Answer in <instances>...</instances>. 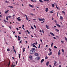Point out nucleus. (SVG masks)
Wrapping results in <instances>:
<instances>
[{
	"mask_svg": "<svg viewBox=\"0 0 67 67\" xmlns=\"http://www.w3.org/2000/svg\"><path fill=\"white\" fill-rule=\"evenodd\" d=\"M40 32H42V30H40Z\"/></svg>",
	"mask_w": 67,
	"mask_h": 67,
	"instance_id": "obj_53",
	"label": "nucleus"
},
{
	"mask_svg": "<svg viewBox=\"0 0 67 67\" xmlns=\"http://www.w3.org/2000/svg\"><path fill=\"white\" fill-rule=\"evenodd\" d=\"M57 26H58V27H60V25H59L57 23L56 24Z\"/></svg>",
	"mask_w": 67,
	"mask_h": 67,
	"instance_id": "obj_6",
	"label": "nucleus"
},
{
	"mask_svg": "<svg viewBox=\"0 0 67 67\" xmlns=\"http://www.w3.org/2000/svg\"><path fill=\"white\" fill-rule=\"evenodd\" d=\"M48 64H49V62H47L46 63V65L47 66H48Z\"/></svg>",
	"mask_w": 67,
	"mask_h": 67,
	"instance_id": "obj_11",
	"label": "nucleus"
},
{
	"mask_svg": "<svg viewBox=\"0 0 67 67\" xmlns=\"http://www.w3.org/2000/svg\"><path fill=\"white\" fill-rule=\"evenodd\" d=\"M33 47H35L36 48H37V47H36V46H35V45H34L33 46Z\"/></svg>",
	"mask_w": 67,
	"mask_h": 67,
	"instance_id": "obj_26",
	"label": "nucleus"
},
{
	"mask_svg": "<svg viewBox=\"0 0 67 67\" xmlns=\"http://www.w3.org/2000/svg\"><path fill=\"white\" fill-rule=\"evenodd\" d=\"M8 7H10V8H13V6H10Z\"/></svg>",
	"mask_w": 67,
	"mask_h": 67,
	"instance_id": "obj_23",
	"label": "nucleus"
},
{
	"mask_svg": "<svg viewBox=\"0 0 67 67\" xmlns=\"http://www.w3.org/2000/svg\"><path fill=\"white\" fill-rule=\"evenodd\" d=\"M22 26L23 27H24V25H23Z\"/></svg>",
	"mask_w": 67,
	"mask_h": 67,
	"instance_id": "obj_63",
	"label": "nucleus"
},
{
	"mask_svg": "<svg viewBox=\"0 0 67 67\" xmlns=\"http://www.w3.org/2000/svg\"><path fill=\"white\" fill-rule=\"evenodd\" d=\"M39 21H44L45 20V19L44 18L43 19H40L39 20Z\"/></svg>",
	"mask_w": 67,
	"mask_h": 67,
	"instance_id": "obj_2",
	"label": "nucleus"
},
{
	"mask_svg": "<svg viewBox=\"0 0 67 67\" xmlns=\"http://www.w3.org/2000/svg\"><path fill=\"white\" fill-rule=\"evenodd\" d=\"M61 42H62V43H64V42L63 41H61Z\"/></svg>",
	"mask_w": 67,
	"mask_h": 67,
	"instance_id": "obj_57",
	"label": "nucleus"
},
{
	"mask_svg": "<svg viewBox=\"0 0 67 67\" xmlns=\"http://www.w3.org/2000/svg\"><path fill=\"white\" fill-rule=\"evenodd\" d=\"M62 52L63 53H64V49H62Z\"/></svg>",
	"mask_w": 67,
	"mask_h": 67,
	"instance_id": "obj_30",
	"label": "nucleus"
},
{
	"mask_svg": "<svg viewBox=\"0 0 67 67\" xmlns=\"http://www.w3.org/2000/svg\"><path fill=\"white\" fill-rule=\"evenodd\" d=\"M43 1H48V0H43Z\"/></svg>",
	"mask_w": 67,
	"mask_h": 67,
	"instance_id": "obj_56",
	"label": "nucleus"
},
{
	"mask_svg": "<svg viewBox=\"0 0 67 67\" xmlns=\"http://www.w3.org/2000/svg\"><path fill=\"white\" fill-rule=\"evenodd\" d=\"M5 2H6V3H8L9 2V1H6Z\"/></svg>",
	"mask_w": 67,
	"mask_h": 67,
	"instance_id": "obj_34",
	"label": "nucleus"
},
{
	"mask_svg": "<svg viewBox=\"0 0 67 67\" xmlns=\"http://www.w3.org/2000/svg\"><path fill=\"white\" fill-rule=\"evenodd\" d=\"M40 2H43V1L42 0H39Z\"/></svg>",
	"mask_w": 67,
	"mask_h": 67,
	"instance_id": "obj_28",
	"label": "nucleus"
},
{
	"mask_svg": "<svg viewBox=\"0 0 67 67\" xmlns=\"http://www.w3.org/2000/svg\"><path fill=\"white\" fill-rule=\"evenodd\" d=\"M37 42H36L35 43V45H37Z\"/></svg>",
	"mask_w": 67,
	"mask_h": 67,
	"instance_id": "obj_52",
	"label": "nucleus"
},
{
	"mask_svg": "<svg viewBox=\"0 0 67 67\" xmlns=\"http://www.w3.org/2000/svg\"><path fill=\"white\" fill-rule=\"evenodd\" d=\"M35 56H37L38 55V54L37 53H36L35 54Z\"/></svg>",
	"mask_w": 67,
	"mask_h": 67,
	"instance_id": "obj_13",
	"label": "nucleus"
},
{
	"mask_svg": "<svg viewBox=\"0 0 67 67\" xmlns=\"http://www.w3.org/2000/svg\"><path fill=\"white\" fill-rule=\"evenodd\" d=\"M30 59L31 60H32V57L31 55H30L29 57Z\"/></svg>",
	"mask_w": 67,
	"mask_h": 67,
	"instance_id": "obj_8",
	"label": "nucleus"
},
{
	"mask_svg": "<svg viewBox=\"0 0 67 67\" xmlns=\"http://www.w3.org/2000/svg\"><path fill=\"white\" fill-rule=\"evenodd\" d=\"M29 6H30L31 7H33V5H30V4H29Z\"/></svg>",
	"mask_w": 67,
	"mask_h": 67,
	"instance_id": "obj_22",
	"label": "nucleus"
},
{
	"mask_svg": "<svg viewBox=\"0 0 67 67\" xmlns=\"http://www.w3.org/2000/svg\"><path fill=\"white\" fill-rule=\"evenodd\" d=\"M49 13H53V12H49Z\"/></svg>",
	"mask_w": 67,
	"mask_h": 67,
	"instance_id": "obj_51",
	"label": "nucleus"
},
{
	"mask_svg": "<svg viewBox=\"0 0 67 67\" xmlns=\"http://www.w3.org/2000/svg\"><path fill=\"white\" fill-rule=\"evenodd\" d=\"M9 11V10H7L5 12V13H6V14H7V13H8V12Z\"/></svg>",
	"mask_w": 67,
	"mask_h": 67,
	"instance_id": "obj_21",
	"label": "nucleus"
},
{
	"mask_svg": "<svg viewBox=\"0 0 67 67\" xmlns=\"http://www.w3.org/2000/svg\"><path fill=\"white\" fill-rule=\"evenodd\" d=\"M54 48H57V47H56V46H54Z\"/></svg>",
	"mask_w": 67,
	"mask_h": 67,
	"instance_id": "obj_48",
	"label": "nucleus"
},
{
	"mask_svg": "<svg viewBox=\"0 0 67 67\" xmlns=\"http://www.w3.org/2000/svg\"><path fill=\"white\" fill-rule=\"evenodd\" d=\"M20 43H22V41H20L19 42Z\"/></svg>",
	"mask_w": 67,
	"mask_h": 67,
	"instance_id": "obj_54",
	"label": "nucleus"
},
{
	"mask_svg": "<svg viewBox=\"0 0 67 67\" xmlns=\"http://www.w3.org/2000/svg\"><path fill=\"white\" fill-rule=\"evenodd\" d=\"M25 48H24L23 50V52H24L25 51Z\"/></svg>",
	"mask_w": 67,
	"mask_h": 67,
	"instance_id": "obj_24",
	"label": "nucleus"
},
{
	"mask_svg": "<svg viewBox=\"0 0 67 67\" xmlns=\"http://www.w3.org/2000/svg\"><path fill=\"white\" fill-rule=\"evenodd\" d=\"M11 67H14V65H12Z\"/></svg>",
	"mask_w": 67,
	"mask_h": 67,
	"instance_id": "obj_44",
	"label": "nucleus"
},
{
	"mask_svg": "<svg viewBox=\"0 0 67 67\" xmlns=\"http://www.w3.org/2000/svg\"><path fill=\"white\" fill-rule=\"evenodd\" d=\"M31 28L32 29H34V28H33V27L32 26H31Z\"/></svg>",
	"mask_w": 67,
	"mask_h": 67,
	"instance_id": "obj_37",
	"label": "nucleus"
},
{
	"mask_svg": "<svg viewBox=\"0 0 67 67\" xmlns=\"http://www.w3.org/2000/svg\"><path fill=\"white\" fill-rule=\"evenodd\" d=\"M54 22H55V23H57V21H56V20H54Z\"/></svg>",
	"mask_w": 67,
	"mask_h": 67,
	"instance_id": "obj_61",
	"label": "nucleus"
},
{
	"mask_svg": "<svg viewBox=\"0 0 67 67\" xmlns=\"http://www.w3.org/2000/svg\"><path fill=\"white\" fill-rule=\"evenodd\" d=\"M26 18V19L27 20H28V18H27V16L26 14H25Z\"/></svg>",
	"mask_w": 67,
	"mask_h": 67,
	"instance_id": "obj_16",
	"label": "nucleus"
},
{
	"mask_svg": "<svg viewBox=\"0 0 67 67\" xmlns=\"http://www.w3.org/2000/svg\"><path fill=\"white\" fill-rule=\"evenodd\" d=\"M32 50H34V51H35V48H32Z\"/></svg>",
	"mask_w": 67,
	"mask_h": 67,
	"instance_id": "obj_42",
	"label": "nucleus"
},
{
	"mask_svg": "<svg viewBox=\"0 0 67 67\" xmlns=\"http://www.w3.org/2000/svg\"><path fill=\"white\" fill-rule=\"evenodd\" d=\"M8 18H11V16H8Z\"/></svg>",
	"mask_w": 67,
	"mask_h": 67,
	"instance_id": "obj_62",
	"label": "nucleus"
},
{
	"mask_svg": "<svg viewBox=\"0 0 67 67\" xmlns=\"http://www.w3.org/2000/svg\"><path fill=\"white\" fill-rule=\"evenodd\" d=\"M52 54H53V53L52 52H51L48 53V55H49V56H51Z\"/></svg>",
	"mask_w": 67,
	"mask_h": 67,
	"instance_id": "obj_3",
	"label": "nucleus"
},
{
	"mask_svg": "<svg viewBox=\"0 0 67 67\" xmlns=\"http://www.w3.org/2000/svg\"><path fill=\"white\" fill-rule=\"evenodd\" d=\"M31 1H32V2H36V1H34L32 0H31Z\"/></svg>",
	"mask_w": 67,
	"mask_h": 67,
	"instance_id": "obj_25",
	"label": "nucleus"
},
{
	"mask_svg": "<svg viewBox=\"0 0 67 67\" xmlns=\"http://www.w3.org/2000/svg\"><path fill=\"white\" fill-rule=\"evenodd\" d=\"M62 12L63 13V14H64V15H65V12L63 11Z\"/></svg>",
	"mask_w": 67,
	"mask_h": 67,
	"instance_id": "obj_17",
	"label": "nucleus"
},
{
	"mask_svg": "<svg viewBox=\"0 0 67 67\" xmlns=\"http://www.w3.org/2000/svg\"><path fill=\"white\" fill-rule=\"evenodd\" d=\"M38 48H40V44L39 45V46H38Z\"/></svg>",
	"mask_w": 67,
	"mask_h": 67,
	"instance_id": "obj_47",
	"label": "nucleus"
},
{
	"mask_svg": "<svg viewBox=\"0 0 67 67\" xmlns=\"http://www.w3.org/2000/svg\"><path fill=\"white\" fill-rule=\"evenodd\" d=\"M35 43H34L33 44H31V46H33V45H35Z\"/></svg>",
	"mask_w": 67,
	"mask_h": 67,
	"instance_id": "obj_31",
	"label": "nucleus"
},
{
	"mask_svg": "<svg viewBox=\"0 0 67 67\" xmlns=\"http://www.w3.org/2000/svg\"><path fill=\"white\" fill-rule=\"evenodd\" d=\"M9 28H10V29H11V28H12V27H11V26H9Z\"/></svg>",
	"mask_w": 67,
	"mask_h": 67,
	"instance_id": "obj_58",
	"label": "nucleus"
},
{
	"mask_svg": "<svg viewBox=\"0 0 67 67\" xmlns=\"http://www.w3.org/2000/svg\"><path fill=\"white\" fill-rule=\"evenodd\" d=\"M7 51H8V52H9V51H10V49H7Z\"/></svg>",
	"mask_w": 67,
	"mask_h": 67,
	"instance_id": "obj_41",
	"label": "nucleus"
},
{
	"mask_svg": "<svg viewBox=\"0 0 67 67\" xmlns=\"http://www.w3.org/2000/svg\"><path fill=\"white\" fill-rule=\"evenodd\" d=\"M52 6L53 7H55V5L54 4H52Z\"/></svg>",
	"mask_w": 67,
	"mask_h": 67,
	"instance_id": "obj_27",
	"label": "nucleus"
},
{
	"mask_svg": "<svg viewBox=\"0 0 67 67\" xmlns=\"http://www.w3.org/2000/svg\"><path fill=\"white\" fill-rule=\"evenodd\" d=\"M34 53H35V51L34 50H30V54H34Z\"/></svg>",
	"mask_w": 67,
	"mask_h": 67,
	"instance_id": "obj_1",
	"label": "nucleus"
},
{
	"mask_svg": "<svg viewBox=\"0 0 67 67\" xmlns=\"http://www.w3.org/2000/svg\"><path fill=\"white\" fill-rule=\"evenodd\" d=\"M12 32H13V34H15V31H12Z\"/></svg>",
	"mask_w": 67,
	"mask_h": 67,
	"instance_id": "obj_45",
	"label": "nucleus"
},
{
	"mask_svg": "<svg viewBox=\"0 0 67 67\" xmlns=\"http://www.w3.org/2000/svg\"><path fill=\"white\" fill-rule=\"evenodd\" d=\"M33 20L34 21H35V20H36V19H33Z\"/></svg>",
	"mask_w": 67,
	"mask_h": 67,
	"instance_id": "obj_55",
	"label": "nucleus"
},
{
	"mask_svg": "<svg viewBox=\"0 0 67 67\" xmlns=\"http://www.w3.org/2000/svg\"><path fill=\"white\" fill-rule=\"evenodd\" d=\"M26 31L27 32H28V33L29 34H30V32L29 31H28V30H27Z\"/></svg>",
	"mask_w": 67,
	"mask_h": 67,
	"instance_id": "obj_36",
	"label": "nucleus"
},
{
	"mask_svg": "<svg viewBox=\"0 0 67 67\" xmlns=\"http://www.w3.org/2000/svg\"><path fill=\"white\" fill-rule=\"evenodd\" d=\"M53 38H54V40H55L56 39V38H55V37H53Z\"/></svg>",
	"mask_w": 67,
	"mask_h": 67,
	"instance_id": "obj_46",
	"label": "nucleus"
},
{
	"mask_svg": "<svg viewBox=\"0 0 67 67\" xmlns=\"http://www.w3.org/2000/svg\"><path fill=\"white\" fill-rule=\"evenodd\" d=\"M14 52H15V54H16V51L15 50V49H14Z\"/></svg>",
	"mask_w": 67,
	"mask_h": 67,
	"instance_id": "obj_59",
	"label": "nucleus"
},
{
	"mask_svg": "<svg viewBox=\"0 0 67 67\" xmlns=\"http://www.w3.org/2000/svg\"><path fill=\"white\" fill-rule=\"evenodd\" d=\"M49 50L50 52H52V50H51V49L50 48H49Z\"/></svg>",
	"mask_w": 67,
	"mask_h": 67,
	"instance_id": "obj_50",
	"label": "nucleus"
},
{
	"mask_svg": "<svg viewBox=\"0 0 67 67\" xmlns=\"http://www.w3.org/2000/svg\"><path fill=\"white\" fill-rule=\"evenodd\" d=\"M18 40H19V41H20V40H21L20 39V38H21V37H20L19 36H18Z\"/></svg>",
	"mask_w": 67,
	"mask_h": 67,
	"instance_id": "obj_9",
	"label": "nucleus"
},
{
	"mask_svg": "<svg viewBox=\"0 0 67 67\" xmlns=\"http://www.w3.org/2000/svg\"><path fill=\"white\" fill-rule=\"evenodd\" d=\"M45 59H48V57L47 56H46L45 57Z\"/></svg>",
	"mask_w": 67,
	"mask_h": 67,
	"instance_id": "obj_20",
	"label": "nucleus"
},
{
	"mask_svg": "<svg viewBox=\"0 0 67 67\" xmlns=\"http://www.w3.org/2000/svg\"><path fill=\"white\" fill-rule=\"evenodd\" d=\"M44 59H42V60H41V63H43V61H44Z\"/></svg>",
	"mask_w": 67,
	"mask_h": 67,
	"instance_id": "obj_19",
	"label": "nucleus"
},
{
	"mask_svg": "<svg viewBox=\"0 0 67 67\" xmlns=\"http://www.w3.org/2000/svg\"><path fill=\"white\" fill-rule=\"evenodd\" d=\"M60 20H63V16H60Z\"/></svg>",
	"mask_w": 67,
	"mask_h": 67,
	"instance_id": "obj_10",
	"label": "nucleus"
},
{
	"mask_svg": "<svg viewBox=\"0 0 67 67\" xmlns=\"http://www.w3.org/2000/svg\"><path fill=\"white\" fill-rule=\"evenodd\" d=\"M55 30L57 31V32H59V30L57 29H55Z\"/></svg>",
	"mask_w": 67,
	"mask_h": 67,
	"instance_id": "obj_35",
	"label": "nucleus"
},
{
	"mask_svg": "<svg viewBox=\"0 0 67 67\" xmlns=\"http://www.w3.org/2000/svg\"><path fill=\"white\" fill-rule=\"evenodd\" d=\"M61 53H60V51L59 50L58 53V55H60Z\"/></svg>",
	"mask_w": 67,
	"mask_h": 67,
	"instance_id": "obj_4",
	"label": "nucleus"
},
{
	"mask_svg": "<svg viewBox=\"0 0 67 67\" xmlns=\"http://www.w3.org/2000/svg\"><path fill=\"white\" fill-rule=\"evenodd\" d=\"M54 66H56V63H57V62H56V61H54Z\"/></svg>",
	"mask_w": 67,
	"mask_h": 67,
	"instance_id": "obj_18",
	"label": "nucleus"
},
{
	"mask_svg": "<svg viewBox=\"0 0 67 67\" xmlns=\"http://www.w3.org/2000/svg\"><path fill=\"white\" fill-rule=\"evenodd\" d=\"M65 40L66 41V42H67V38H66V37H65Z\"/></svg>",
	"mask_w": 67,
	"mask_h": 67,
	"instance_id": "obj_29",
	"label": "nucleus"
},
{
	"mask_svg": "<svg viewBox=\"0 0 67 67\" xmlns=\"http://www.w3.org/2000/svg\"><path fill=\"white\" fill-rule=\"evenodd\" d=\"M6 19V20H7V21H8V16H7Z\"/></svg>",
	"mask_w": 67,
	"mask_h": 67,
	"instance_id": "obj_38",
	"label": "nucleus"
},
{
	"mask_svg": "<svg viewBox=\"0 0 67 67\" xmlns=\"http://www.w3.org/2000/svg\"><path fill=\"white\" fill-rule=\"evenodd\" d=\"M34 26L35 29H36V26L35 25H34Z\"/></svg>",
	"mask_w": 67,
	"mask_h": 67,
	"instance_id": "obj_39",
	"label": "nucleus"
},
{
	"mask_svg": "<svg viewBox=\"0 0 67 67\" xmlns=\"http://www.w3.org/2000/svg\"><path fill=\"white\" fill-rule=\"evenodd\" d=\"M46 27L47 29H49V26H47V25H46Z\"/></svg>",
	"mask_w": 67,
	"mask_h": 67,
	"instance_id": "obj_5",
	"label": "nucleus"
},
{
	"mask_svg": "<svg viewBox=\"0 0 67 67\" xmlns=\"http://www.w3.org/2000/svg\"><path fill=\"white\" fill-rule=\"evenodd\" d=\"M17 19L18 20V21H21V19L19 18H17Z\"/></svg>",
	"mask_w": 67,
	"mask_h": 67,
	"instance_id": "obj_12",
	"label": "nucleus"
},
{
	"mask_svg": "<svg viewBox=\"0 0 67 67\" xmlns=\"http://www.w3.org/2000/svg\"><path fill=\"white\" fill-rule=\"evenodd\" d=\"M48 10V8H46V10L45 11L46 12H47Z\"/></svg>",
	"mask_w": 67,
	"mask_h": 67,
	"instance_id": "obj_14",
	"label": "nucleus"
},
{
	"mask_svg": "<svg viewBox=\"0 0 67 67\" xmlns=\"http://www.w3.org/2000/svg\"><path fill=\"white\" fill-rule=\"evenodd\" d=\"M53 45V43H52L51 45V47H52Z\"/></svg>",
	"mask_w": 67,
	"mask_h": 67,
	"instance_id": "obj_43",
	"label": "nucleus"
},
{
	"mask_svg": "<svg viewBox=\"0 0 67 67\" xmlns=\"http://www.w3.org/2000/svg\"><path fill=\"white\" fill-rule=\"evenodd\" d=\"M50 34L52 35H53V36H54V34L52 32H50Z\"/></svg>",
	"mask_w": 67,
	"mask_h": 67,
	"instance_id": "obj_15",
	"label": "nucleus"
},
{
	"mask_svg": "<svg viewBox=\"0 0 67 67\" xmlns=\"http://www.w3.org/2000/svg\"><path fill=\"white\" fill-rule=\"evenodd\" d=\"M62 66H61V65H60L59 66V67H61Z\"/></svg>",
	"mask_w": 67,
	"mask_h": 67,
	"instance_id": "obj_64",
	"label": "nucleus"
},
{
	"mask_svg": "<svg viewBox=\"0 0 67 67\" xmlns=\"http://www.w3.org/2000/svg\"><path fill=\"white\" fill-rule=\"evenodd\" d=\"M30 14V15H34V14H33L32 13H31Z\"/></svg>",
	"mask_w": 67,
	"mask_h": 67,
	"instance_id": "obj_32",
	"label": "nucleus"
},
{
	"mask_svg": "<svg viewBox=\"0 0 67 67\" xmlns=\"http://www.w3.org/2000/svg\"><path fill=\"white\" fill-rule=\"evenodd\" d=\"M56 8H57V9L58 10L59 9V8H58V7H57V6H56Z\"/></svg>",
	"mask_w": 67,
	"mask_h": 67,
	"instance_id": "obj_40",
	"label": "nucleus"
},
{
	"mask_svg": "<svg viewBox=\"0 0 67 67\" xmlns=\"http://www.w3.org/2000/svg\"><path fill=\"white\" fill-rule=\"evenodd\" d=\"M20 56H21V54H19V58H20Z\"/></svg>",
	"mask_w": 67,
	"mask_h": 67,
	"instance_id": "obj_33",
	"label": "nucleus"
},
{
	"mask_svg": "<svg viewBox=\"0 0 67 67\" xmlns=\"http://www.w3.org/2000/svg\"><path fill=\"white\" fill-rule=\"evenodd\" d=\"M38 60H39L40 59V57H37L36 58Z\"/></svg>",
	"mask_w": 67,
	"mask_h": 67,
	"instance_id": "obj_7",
	"label": "nucleus"
},
{
	"mask_svg": "<svg viewBox=\"0 0 67 67\" xmlns=\"http://www.w3.org/2000/svg\"><path fill=\"white\" fill-rule=\"evenodd\" d=\"M19 34H21V32H19Z\"/></svg>",
	"mask_w": 67,
	"mask_h": 67,
	"instance_id": "obj_60",
	"label": "nucleus"
},
{
	"mask_svg": "<svg viewBox=\"0 0 67 67\" xmlns=\"http://www.w3.org/2000/svg\"><path fill=\"white\" fill-rule=\"evenodd\" d=\"M40 41L41 43H43V41H42V40L41 39L40 40Z\"/></svg>",
	"mask_w": 67,
	"mask_h": 67,
	"instance_id": "obj_49",
	"label": "nucleus"
}]
</instances>
